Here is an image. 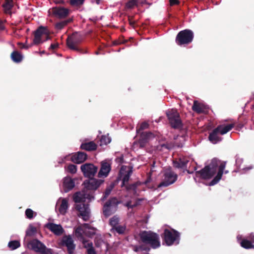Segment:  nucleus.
Segmentation results:
<instances>
[{
    "label": "nucleus",
    "instance_id": "nucleus-1",
    "mask_svg": "<svg viewBox=\"0 0 254 254\" xmlns=\"http://www.w3.org/2000/svg\"><path fill=\"white\" fill-rule=\"evenodd\" d=\"M88 179L83 183L84 187L82 192H76L74 194L73 200L75 202H84L86 199H88L89 201L94 200L95 190L104 182L102 180H98L94 178Z\"/></svg>",
    "mask_w": 254,
    "mask_h": 254
},
{
    "label": "nucleus",
    "instance_id": "nucleus-2",
    "mask_svg": "<svg viewBox=\"0 0 254 254\" xmlns=\"http://www.w3.org/2000/svg\"><path fill=\"white\" fill-rule=\"evenodd\" d=\"M219 164V161L214 159L209 165L205 167L201 171L197 172V174L203 179H210L216 172L218 171L217 176L209 184L210 186L214 185L221 179L223 170L225 167V164L222 163L218 167Z\"/></svg>",
    "mask_w": 254,
    "mask_h": 254
},
{
    "label": "nucleus",
    "instance_id": "nucleus-3",
    "mask_svg": "<svg viewBox=\"0 0 254 254\" xmlns=\"http://www.w3.org/2000/svg\"><path fill=\"white\" fill-rule=\"evenodd\" d=\"M82 40L81 35L77 32H74L67 38L66 45L69 49L75 51L80 54L87 53L86 50L83 49L79 46V44Z\"/></svg>",
    "mask_w": 254,
    "mask_h": 254
},
{
    "label": "nucleus",
    "instance_id": "nucleus-4",
    "mask_svg": "<svg viewBox=\"0 0 254 254\" xmlns=\"http://www.w3.org/2000/svg\"><path fill=\"white\" fill-rule=\"evenodd\" d=\"M121 203L116 197H113L108 200L103 207V213L108 217L114 213L117 210L118 205Z\"/></svg>",
    "mask_w": 254,
    "mask_h": 254
},
{
    "label": "nucleus",
    "instance_id": "nucleus-5",
    "mask_svg": "<svg viewBox=\"0 0 254 254\" xmlns=\"http://www.w3.org/2000/svg\"><path fill=\"white\" fill-rule=\"evenodd\" d=\"M139 236L143 243L150 245L154 249L159 247V241L156 233L144 231L140 233Z\"/></svg>",
    "mask_w": 254,
    "mask_h": 254
},
{
    "label": "nucleus",
    "instance_id": "nucleus-6",
    "mask_svg": "<svg viewBox=\"0 0 254 254\" xmlns=\"http://www.w3.org/2000/svg\"><path fill=\"white\" fill-rule=\"evenodd\" d=\"M27 247L40 254H52L51 250L47 249L46 246L37 239L30 241L27 244Z\"/></svg>",
    "mask_w": 254,
    "mask_h": 254
},
{
    "label": "nucleus",
    "instance_id": "nucleus-7",
    "mask_svg": "<svg viewBox=\"0 0 254 254\" xmlns=\"http://www.w3.org/2000/svg\"><path fill=\"white\" fill-rule=\"evenodd\" d=\"M59 244L61 247H66L68 254H73L75 250L76 245L74 244L71 235H65L63 236Z\"/></svg>",
    "mask_w": 254,
    "mask_h": 254
},
{
    "label": "nucleus",
    "instance_id": "nucleus-8",
    "mask_svg": "<svg viewBox=\"0 0 254 254\" xmlns=\"http://www.w3.org/2000/svg\"><path fill=\"white\" fill-rule=\"evenodd\" d=\"M164 240L168 246H171L173 244H178L180 240L179 233L174 230H165Z\"/></svg>",
    "mask_w": 254,
    "mask_h": 254
},
{
    "label": "nucleus",
    "instance_id": "nucleus-9",
    "mask_svg": "<svg viewBox=\"0 0 254 254\" xmlns=\"http://www.w3.org/2000/svg\"><path fill=\"white\" fill-rule=\"evenodd\" d=\"M193 39V33L189 30L180 32L176 37V42L178 45L187 44L191 42Z\"/></svg>",
    "mask_w": 254,
    "mask_h": 254
},
{
    "label": "nucleus",
    "instance_id": "nucleus-10",
    "mask_svg": "<svg viewBox=\"0 0 254 254\" xmlns=\"http://www.w3.org/2000/svg\"><path fill=\"white\" fill-rule=\"evenodd\" d=\"M53 15L59 19H64L68 17L70 13V10L62 6H57L51 9Z\"/></svg>",
    "mask_w": 254,
    "mask_h": 254
},
{
    "label": "nucleus",
    "instance_id": "nucleus-11",
    "mask_svg": "<svg viewBox=\"0 0 254 254\" xmlns=\"http://www.w3.org/2000/svg\"><path fill=\"white\" fill-rule=\"evenodd\" d=\"M80 169L84 177L88 178H93L98 170V167L91 163L82 165Z\"/></svg>",
    "mask_w": 254,
    "mask_h": 254
},
{
    "label": "nucleus",
    "instance_id": "nucleus-12",
    "mask_svg": "<svg viewBox=\"0 0 254 254\" xmlns=\"http://www.w3.org/2000/svg\"><path fill=\"white\" fill-rule=\"evenodd\" d=\"M170 124L174 128H180L182 126V122L179 113L175 110H172L167 113Z\"/></svg>",
    "mask_w": 254,
    "mask_h": 254
},
{
    "label": "nucleus",
    "instance_id": "nucleus-13",
    "mask_svg": "<svg viewBox=\"0 0 254 254\" xmlns=\"http://www.w3.org/2000/svg\"><path fill=\"white\" fill-rule=\"evenodd\" d=\"M140 133L139 139L137 142L134 143V145H138L139 148H143L145 146L148 140L154 137V134L150 131H142Z\"/></svg>",
    "mask_w": 254,
    "mask_h": 254
},
{
    "label": "nucleus",
    "instance_id": "nucleus-14",
    "mask_svg": "<svg viewBox=\"0 0 254 254\" xmlns=\"http://www.w3.org/2000/svg\"><path fill=\"white\" fill-rule=\"evenodd\" d=\"M75 209L79 212V216H81L83 220L86 221L89 219V207L88 204L84 203L76 204Z\"/></svg>",
    "mask_w": 254,
    "mask_h": 254
},
{
    "label": "nucleus",
    "instance_id": "nucleus-15",
    "mask_svg": "<svg viewBox=\"0 0 254 254\" xmlns=\"http://www.w3.org/2000/svg\"><path fill=\"white\" fill-rule=\"evenodd\" d=\"M44 34H46L47 37H49L47 34V29L45 27L41 26L34 31V38L33 41V44L38 45L40 43H42L41 36Z\"/></svg>",
    "mask_w": 254,
    "mask_h": 254
},
{
    "label": "nucleus",
    "instance_id": "nucleus-16",
    "mask_svg": "<svg viewBox=\"0 0 254 254\" xmlns=\"http://www.w3.org/2000/svg\"><path fill=\"white\" fill-rule=\"evenodd\" d=\"M177 179V175L174 174L170 170L166 171L164 175L163 181L160 184V187H166L174 183Z\"/></svg>",
    "mask_w": 254,
    "mask_h": 254
},
{
    "label": "nucleus",
    "instance_id": "nucleus-17",
    "mask_svg": "<svg viewBox=\"0 0 254 254\" xmlns=\"http://www.w3.org/2000/svg\"><path fill=\"white\" fill-rule=\"evenodd\" d=\"M46 227L57 236H61L64 232V229L60 224L48 223L46 224Z\"/></svg>",
    "mask_w": 254,
    "mask_h": 254
},
{
    "label": "nucleus",
    "instance_id": "nucleus-18",
    "mask_svg": "<svg viewBox=\"0 0 254 254\" xmlns=\"http://www.w3.org/2000/svg\"><path fill=\"white\" fill-rule=\"evenodd\" d=\"M87 158L86 153L79 151L71 157V161L74 163L80 164L84 162Z\"/></svg>",
    "mask_w": 254,
    "mask_h": 254
},
{
    "label": "nucleus",
    "instance_id": "nucleus-19",
    "mask_svg": "<svg viewBox=\"0 0 254 254\" xmlns=\"http://www.w3.org/2000/svg\"><path fill=\"white\" fill-rule=\"evenodd\" d=\"M111 169V165L107 162H102L100 170L98 174V177L101 178L102 177H106L108 175Z\"/></svg>",
    "mask_w": 254,
    "mask_h": 254
},
{
    "label": "nucleus",
    "instance_id": "nucleus-20",
    "mask_svg": "<svg viewBox=\"0 0 254 254\" xmlns=\"http://www.w3.org/2000/svg\"><path fill=\"white\" fill-rule=\"evenodd\" d=\"M73 233L75 236L78 238L83 244H85V243L88 242V241L85 239L83 236V234L85 235V230L83 229L82 226H81V225L75 227L74 229Z\"/></svg>",
    "mask_w": 254,
    "mask_h": 254
},
{
    "label": "nucleus",
    "instance_id": "nucleus-21",
    "mask_svg": "<svg viewBox=\"0 0 254 254\" xmlns=\"http://www.w3.org/2000/svg\"><path fill=\"white\" fill-rule=\"evenodd\" d=\"M75 186V183L72 179L70 177H66L64 179L63 187L65 192H68L72 190Z\"/></svg>",
    "mask_w": 254,
    "mask_h": 254
},
{
    "label": "nucleus",
    "instance_id": "nucleus-22",
    "mask_svg": "<svg viewBox=\"0 0 254 254\" xmlns=\"http://www.w3.org/2000/svg\"><path fill=\"white\" fill-rule=\"evenodd\" d=\"M80 149L88 151L96 150L97 145L93 141L82 142L80 145Z\"/></svg>",
    "mask_w": 254,
    "mask_h": 254
},
{
    "label": "nucleus",
    "instance_id": "nucleus-23",
    "mask_svg": "<svg viewBox=\"0 0 254 254\" xmlns=\"http://www.w3.org/2000/svg\"><path fill=\"white\" fill-rule=\"evenodd\" d=\"M186 140V135L184 133L177 135L174 138V144L178 147H181L184 144Z\"/></svg>",
    "mask_w": 254,
    "mask_h": 254
},
{
    "label": "nucleus",
    "instance_id": "nucleus-24",
    "mask_svg": "<svg viewBox=\"0 0 254 254\" xmlns=\"http://www.w3.org/2000/svg\"><path fill=\"white\" fill-rule=\"evenodd\" d=\"M4 13L7 14L11 13V10L13 6V0H5L2 5Z\"/></svg>",
    "mask_w": 254,
    "mask_h": 254
},
{
    "label": "nucleus",
    "instance_id": "nucleus-25",
    "mask_svg": "<svg viewBox=\"0 0 254 254\" xmlns=\"http://www.w3.org/2000/svg\"><path fill=\"white\" fill-rule=\"evenodd\" d=\"M73 21L72 18H69L66 20L57 22L55 24V28L57 30H62L68 23H71Z\"/></svg>",
    "mask_w": 254,
    "mask_h": 254
},
{
    "label": "nucleus",
    "instance_id": "nucleus-26",
    "mask_svg": "<svg viewBox=\"0 0 254 254\" xmlns=\"http://www.w3.org/2000/svg\"><path fill=\"white\" fill-rule=\"evenodd\" d=\"M68 200L66 198H63L62 200L61 204L59 208L60 213L62 214H65L68 209Z\"/></svg>",
    "mask_w": 254,
    "mask_h": 254
},
{
    "label": "nucleus",
    "instance_id": "nucleus-27",
    "mask_svg": "<svg viewBox=\"0 0 254 254\" xmlns=\"http://www.w3.org/2000/svg\"><path fill=\"white\" fill-rule=\"evenodd\" d=\"M10 57L12 60L16 63H19L22 61L23 56L18 51H14L11 53Z\"/></svg>",
    "mask_w": 254,
    "mask_h": 254
},
{
    "label": "nucleus",
    "instance_id": "nucleus-28",
    "mask_svg": "<svg viewBox=\"0 0 254 254\" xmlns=\"http://www.w3.org/2000/svg\"><path fill=\"white\" fill-rule=\"evenodd\" d=\"M234 126L233 124H230L227 126H220L216 130H217L218 132H219L221 134H224L230 130Z\"/></svg>",
    "mask_w": 254,
    "mask_h": 254
},
{
    "label": "nucleus",
    "instance_id": "nucleus-29",
    "mask_svg": "<svg viewBox=\"0 0 254 254\" xmlns=\"http://www.w3.org/2000/svg\"><path fill=\"white\" fill-rule=\"evenodd\" d=\"M192 108L194 111L200 113L204 112L205 107L203 104L198 103L196 101H194Z\"/></svg>",
    "mask_w": 254,
    "mask_h": 254
},
{
    "label": "nucleus",
    "instance_id": "nucleus-30",
    "mask_svg": "<svg viewBox=\"0 0 254 254\" xmlns=\"http://www.w3.org/2000/svg\"><path fill=\"white\" fill-rule=\"evenodd\" d=\"M132 173V168H129L127 171H126V174L124 175L122 179V183L121 185L122 187H124L125 186L126 184H127Z\"/></svg>",
    "mask_w": 254,
    "mask_h": 254
},
{
    "label": "nucleus",
    "instance_id": "nucleus-31",
    "mask_svg": "<svg viewBox=\"0 0 254 254\" xmlns=\"http://www.w3.org/2000/svg\"><path fill=\"white\" fill-rule=\"evenodd\" d=\"M139 183L138 182H136L132 184H127L124 186L126 188V189L127 191L132 190L134 195H135L137 193L136 189L138 186L139 185Z\"/></svg>",
    "mask_w": 254,
    "mask_h": 254
},
{
    "label": "nucleus",
    "instance_id": "nucleus-32",
    "mask_svg": "<svg viewBox=\"0 0 254 254\" xmlns=\"http://www.w3.org/2000/svg\"><path fill=\"white\" fill-rule=\"evenodd\" d=\"M217 130L215 129L212 133H211L209 136V140L213 143L215 144L219 141L221 138L218 135Z\"/></svg>",
    "mask_w": 254,
    "mask_h": 254
},
{
    "label": "nucleus",
    "instance_id": "nucleus-33",
    "mask_svg": "<svg viewBox=\"0 0 254 254\" xmlns=\"http://www.w3.org/2000/svg\"><path fill=\"white\" fill-rule=\"evenodd\" d=\"M114 187V184L113 183L111 184L109 186L107 187L102 197L101 198V201H104L108 197V196L111 193V191L113 189Z\"/></svg>",
    "mask_w": 254,
    "mask_h": 254
},
{
    "label": "nucleus",
    "instance_id": "nucleus-34",
    "mask_svg": "<svg viewBox=\"0 0 254 254\" xmlns=\"http://www.w3.org/2000/svg\"><path fill=\"white\" fill-rule=\"evenodd\" d=\"M37 233V229L32 225H30L26 232V236L32 237L35 235Z\"/></svg>",
    "mask_w": 254,
    "mask_h": 254
},
{
    "label": "nucleus",
    "instance_id": "nucleus-35",
    "mask_svg": "<svg viewBox=\"0 0 254 254\" xmlns=\"http://www.w3.org/2000/svg\"><path fill=\"white\" fill-rule=\"evenodd\" d=\"M149 127V124L146 122H144L141 123L139 125L136 127V132L137 133H139L142 132V130L147 129Z\"/></svg>",
    "mask_w": 254,
    "mask_h": 254
},
{
    "label": "nucleus",
    "instance_id": "nucleus-36",
    "mask_svg": "<svg viewBox=\"0 0 254 254\" xmlns=\"http://www.w3.org/2000/svg\"><path fill=\"white\" fill-rule=\"evenodd\" d=\"M8 246L11 250H14L20 246V243L18 241H11L8 243Z\"/></svg>",
    "mask_w": 254,
    "mask_h": 254
},
{
    "label": "nucleus",
    "instance_id": "nucleus-37",
    "mask_svg": "<svg viewBox=\"0 0 254 254\" xmlns=\"http://www.w3.org/2000/svg\"><path fill=\"white\" fill-rule=\"evenodd\" d=\"M119 218L115 215L110 219L109 224L112 226V229L119 225Z\"/></svg>",
    "mask_w": 254,
    "mask_h": 254
},
{
    "label": "nucleus",
    "instance_id": "nucleus-38",
    "mask_svg": "<svg viewBox=\"0 0 254 254\" xmlns=\"http://www.w3.org/2000/svg\"><path fill=\"white\" fill-rule=\"evenodd\" d=\"M138 1L136 0H129L126 3V8L127 9H132L135 6H138Z\"/></svg>",
    "mask_w": 254,
    "mask_h": 254
},
{
    "label": "nucleus",
    "instance_id": "nucleus-39",
    "mask_svg": "<svg viewBox=\"0 0 254 254\" xmlns=\"http://www.w3.org/2000/svg\"><path fill=\"white\" fill-rule=\"evenodd\" d=\"M240 244L241 246L245 249H250L254 248V246L253 244H252V243L250 241L247 240H243L241 242Z\"/></svg>",
    "mask_w": 254,
    "mask_h": 254
},
{
    "label": "nucleus",
    "instance_id": "nucleus-40",
    "mask_svg": "<svg viewBox=\"0 0 254 254\" xmlns=\"http://www.w3.org/2000/svg\"><path fill=\"white\" fill-rule=\"evenodd\" d=\"M111 141V138L108 136L102 135L100 139L101 145L103 144L107 145Z\"/></svg>",
    "mask_w": 254,
    "mask_h": 254
},
{
    "label": "nucleus",
    "instance_id": "nucleus-41",
    "mask_svg": "<svg viewBox=\"0 0 254 254\" xmlns=\"http://www.w3.org/2000/svg\"><path fill=\"white\" fill-rule=\"evenodd\" d=\"M112 230H115L119 234H123L125 232L126 227L118 225Z\"/></svg>",
    "mask_w": 254,
    "mask_h": 254
},
{
    "label": "nucleus",
    "instance_id": "nucleus-42",
    "mask_svg": "<svg viewBox=\"0 0 254 254\" xmlns=\"http://www.w3.org/2000/svg\"><path fill=\"white\" fill-rule=\"evenodd\" d=\"M67 171L71 174H75L77 171V166L73 164H69L67 167Z\"/></svg>",
    "mask_w": 254,
    "mask_h": 254
},
{
    "label": "nucleus",
    "instance_id": "nucleus-43",
    "mask_svg": "<svg viewBox=\"0 0 254 254\" xmlns=\"http://www.w3.org/2000/svg\"><path fill=\"white\" fill-rule=\"evenodd\" d=\"M96 229L93 227V229H90L88 231L85 230V235L86 236L91 238L94 236L96 234Z\"/></svg>",
    "mask_w": 254,
    "mask_h": 254
},
{
    "label": "nucleus",
    "instance_id": "nucleus-44",
    "mask_svg": "<svg viewBox=\"0 0 254 254\" xmlns=\"http://www.w3.org/2000/svg\"><path fill=\"white\" fill-rule=\"evenodd\" d=\"M187 162L188 161H183L182 160H180L179 162H175L174 166L177 168H183L186 166Z\"/></svg>",
    "mask_w": 254,
    "mask_h": 254
},
{
    "label": "nucleus",
    "instance_id": "nucleus-45",
    "mask_svg": "<svg viewBox=\"0 0 254 254\" xmlns=\"http://www.w3.org/2000/svg\"><path fill=\"white\" fill-rule=\"evenodd\" d=\"M34 211L30 208H27L25 210V215L29 219L33 218Z\"/></svg>",
    "mask_w": 254,
    "mask_h": 254
},
{
    "label": "nucleus",
    "instance_id": "nucleus-46",
    "mask_svg": "<svg viewBox=\"0 0 254 254\" xmlns=\"http://www.w3.org/2000/svg\"><path fill=\"white\" fill-rule=\"evenodd\" d=\"M84 0H70V4L71 5H80L83 3Z\"/></svg>",
    "mask_w": 254,
    "mask_h": 254
},
{
    "label": "nucleus",
    "instance_id": "nucleus-47",
    "mask_svg": "<svg viewBox=\"0 0 254 254\" xmlns=\"http://www.w3.org/2000/svg\"><path fill=\"white\" fill-rule=\"evenodd\" d=\"M102 240L101 239L95 238L94 240L95 245L96 247H100L101 246Z\"/></svg>",
    "mask_w": 254,
    "mask_h": 254
},
{
    "label": "nucleus",
    "instance_id": "nucleus-48",
    "mask_svg": "<svg viewBox=\"0 0 254 254\" xmlns=\"http://www.w3.org/2000/svg\"><path fill=\"white\" fill-rule=\"evenodd\" d=\"M128 21L129 25L134 27L135 25V21L133 19V17L132 16H128Z\"/></svg>",
    "mask_w": 254,
    "mask_h": 254
},
{
    "label": "nucleus",
    "instance_id": "nucleus-49",
    "mask_svg": "<svg viewBox=\"0 0 254 254\" xmlns=\"http://www.w3.org/2000/svg\"><path fill=\"white\" fill-rule=\"evenodd\" d=\"M81 225V226H82L83 229H84V230H86V229H88V230L93 229V227H92L91 226H90L88 223H84V224H83L82 225Z\"/></svg>",
    "mask_w": 254,
    "mask_h": 254
},
{
    "label": "nucleus",
    "instance_id": "nucleus-50",
    "mask_svg": "<svg viewBox=\"0 0 254 254\" xmlns=\"http://www.w3.org/2000/svg\"><path fill=\"white\" fill-rule=\"evenodd\" d=\"M128 42L127 40L124 39L123 38L120 39L119 41H116L115 42V44H126Z\"/></svg>",
    "mask_w": 254,
    "mask_h": 254
},
{
    "label": "nucleus",
    "instance_id": "nucleus-51",
    "mask_svg": "<svg viewBox=\"0 0 254 254\" xmlns=\"http://www.w3.org/2000/svg\"><path fill=\"white\" fill-rule=\"evenodd\" d=\"M138 249H140L141 251L148 252L150 250V248L144 245H141L138 247Z\"/></svg>",
    "mask_w": 254,
    "mask_h": 254
},
{
    "label": "nucleus",
    "instance_id": "nucleus-52",
    "mask_svg": "<svg viewBox=\"0 0 254 254\" xmlns=\"http://www.w3.org/2000/svg\"><path fill=\"white\" fill-rule=\"evenodd\" d=\"M87 254H97L94 248H89L87 250Z\"/></svg>",
    "mask_w": 254,
    "mask_h": 254
},
{
    "label": "nucleus",
    "instance_id": "nucleus-53",
    "mask_svg": "<svg viewBox=\"0 0 254 254\" xmlns=\"http://www.w3.org/2000/svg\"><path fill=\"white\" fill-rule=\"evenodd\" d=\"M84 245V247L85 248H93V244L92 242H90V243H85V244H83Z\"/></svg>",
    "mask_w": 254,
    "mask_h": 254
},
{
    "label": "nucleus",
    "instance_id": "nucleus-54",
    "mask_svg": "<svg viewBox=\"0 0 254 254\" xmlns=\"http://www.w3.org/2000/svg\"><path fill=\"white\" fill-rule=\"evenodd\" d=\"M160 146H161L162 149L164 148V149H166V150L169 149L170 148H171L172 147V146L171 145H169L168 144L167 145L165 144H160Z\"/></svg>",
    "mask_w": 254,
    "mask_h": 254
},
{
    "label": "nucleus",
    "instance_id": "nucleus-55",
    "mask_svg": "<svg viewBox=\"0 0 254 254\" xmlns=\"http://www.w3.org/2000/svg\"><path fill=\"white\" fill-rule=\"evenodd\" d=\"M59 46V44L58 43L56 44H52L50 47V49L52 50H55L57 49Z\"/></svg>",
    "mask_w": 254,
    "mask_h": 254
},
{
    "label": "nucleus",
    "instance_id": "nucleus-56",
    "mask_svg": "<svg viewBox=\"0 0 254 254\" xmlns=\"http://www.w3.org/2000/svg\"><path fill=\"white\" fill-rule=\"evenodd\" d=\"M169 1L171 5H173L179 3L178 0H170Z\"/></svg>",
    "mask_w": 254,
    "mask_h": 254
},
{
    "label": "nucleus",
    "instance_id": "nucleus-57",
    "mask_svg": "<svg viewBox=\"0 0 254 254\" xmlns=\"http://www.w3.org/2000/svg\"><path fill=\"white\" fill-rule=\"evenodd\" d=\"M4 28L3 21L0 19V31L4 30Z\"/></svg>",
    "mask_w": 254,
    "mask_h": 254
},
{
    "label": "nucleus",
    "instance_id": "nucleus-58",
    "mask_svg": "<svg viewBox=\"0 0 254 254\" xmlns=\"http://www.w3.org/2000/svg\"><path fill=\"white\" fill-rule=\"evenodd\" d=\"M125 205L128 208H133L132 204H131V202L130 201L127 202Z\"/></svg>",
    "mask_w": 254,
    "mask_h": 254
},
{
    "label": "nucleus",
    "instance_id": "nucleus-59",
    "mask_svg": "<svg viewBox=\"0 0 254 254\" xmlns=\"http://www.w3.org/2000/svg\"><path fill=\"white\" fill-rule=\"evenodd\" d=\"M18 44H19V45H22V48H24V49H28V48H29L30 47H31V45H29V46H26V45H25L24 44H23L20 43H18Z\"/></svg>",
    "mask_w": 254,
    "mask_h": 254
},
{
    "label": "nucleus",
    "instance_id": "nucleus-60",
    "mask_svg": "<svg viewBox=\"0 0 254 254\" xmlns=\"http://www.w3.org/2000/svg\"><path fill=\"white\" fill-rule=\"evenodd\" d=\"M138 1V4H143L146 0H136Z\"/></svg>",
    "mask_w": 254,
    "mask_h": 254
},
{
    "label": "nucleus",
    "instance_id": "nucleus-61",
    "mask_svg": "<svg viewBox=\"0 0 254 254\" xmlns=\"http://www.w3.org/2000/svg\"><path fill=\"white\" fill-rule=\"evenodd\" d=\"M138 205V202L136 201L133 204H132L133 208L137 206Z\"/></svg>",
    "mask_w": 254,
    "mask_h": 254
},
{
    "label": "nucleus",
    "instance_id": "nucleus-62",
    "mask_svg": "<svg viewBox=\"0 0 254 254\" xmlns=\"http://www.w3.org/2000/svg\"><path fill=\"white\" fill-rule=\"evenodd\" d=\"M134 251L135 252H138L140 251V249H138V247H135V248H134Z\"/></svg>",
    "mask_w": 254,
    "mask_h": 254
},
{
    "label": "nucleus",
    "instance_id": "nucleus-63",
    "mask_svg": "<svg viewBox=\"0 0 254 254\" xmlns=\"http://www.w3.org/2000/svg\"><path fill=\"white\" fill-rule=\"evenodd\" d=\"M102 0H95L96 3L97 4H100V1H101Z\"/></svg>",
    "mask_w": 254,
    "mask_h": 254
},
{
    "label": "nucleus",
    "instance_id": "nucleus-64",
    "mask_svg": "<svg viewBox=\"0 0 254 254\" xmlns=\"http://www.w3.org/2000/svg\"><path fill=\"white\" fill-rule=\"evenodd\" d=\"M252 168V167L251 166V167H249V168H248V169L244 168V170H250Z\"/></svg>",
    "mask_w": 254,
    "mask_h": 254
}]
</instances>
